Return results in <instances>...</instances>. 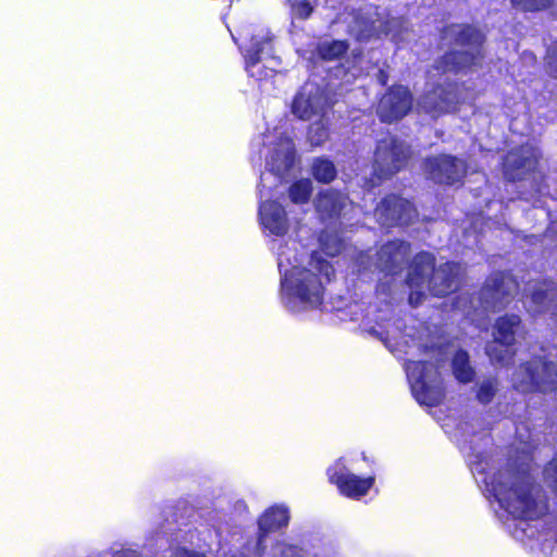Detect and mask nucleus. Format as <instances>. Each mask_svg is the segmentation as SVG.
Returning a JSON list of instances; mask_svg holds the SVG:
<instances>
[{
	"mask_svg": "<svg viewBox=\"0 0 557 557\" xmlns=\"http://www.w3.org/2000/svg\"><path fill=\"white\" fill-rule=\"evenodd\" d=\"M460 274L461 267L458 263L447 262L435 270L431 253L417 255L407 277L410 305L419 306L425 297L426 289L435 296L450 293L457 288Z\"/></svg>",
	"mask_w": 557,
	"mask_h": 557,
	"instance_id": "4",
	"label": "nucleus"
},
{
	"mask_svg": "<svg viewBox=\"0 0 557 557\" xmlns=\"http://www.w3.org/2000/svg\"><path fill=\"white\" fill-rule=\"evenodd\" d=\"M417 216L416 209L404 198L395 195L384 198L375 209V218L383 226L406 225Z\"/></svg>",
	"mask_w": 557,
	"mask_h": 557,
	"instance_id": "16",
	"label": "nucleus"
},
{
	"mask_svg": "<svg viewBox=\"0 0 557 557\" xmlns=\"http://www.w3.org/2000/svg\"><path fill=\"white\" fill-rule=\"evenodd\" d=\"M348 23V32L357 40H369L384 34L395 41L405 39V33L408 32L407 22L399 17L387 18L385 12H380L377 8L366 7L357 12L349 14L345 20Z\"/></svg>",
	"mask_w": 557,
	"mask_h": 557,
	"instance_id": "6",
	"label": "nucleus"
},
{
	"mask_svg": "<svg viewBox=\"0 0 557 557\" xmlns=\"http://www.w3.org/2000/svg\"><path fill=\"white\" fill-rule=\"evenodd\" d=\"M274 135H268L269 143L265 164L268 171L260 176L259 184V221L262 227L271 235L284 236L289 228L286 211L278 202L268 198L276 196L277 183L282 182L285 174L295 163V147L290 138L280 136L274 141Z\"/></svg>",
	"mask_w": 557,
	"mask_h": 557,
	"instance_id": "2",
	"label": "nucleus"
},
{
	"mask_svg": "<svg viewBox=\"0 0 557 557\" xmlns=\"http://www.w3.org/2000/svg\"><path fill=\"white\" fill-rule=\"evenodd\" d=\"M445 38H454V49L436 63V71L458 73L478 66L483 59V35L472 26L454 25L446 29Z\"/></svg>",
	"mask_w": 557,
	"mask_h": 557,
	"instance_id": "5",
	"label": "nucleus"
},
{
	"mask_svg": "<svg viewBox=\"0 0 557 557\" xmlns=\"http://www.w3.org/2000/svg\"><path fill=\"white\" fill-rule=\"evenodd\" d=\"M548 73L557 77V42L549 47L546 57Z\"/></svg>",
	"mask_w": 557,
	"mask_h": 557,
	"instance_id": "34",
	"label": "nucleus"
},
{
	"mask_svg": "<svg viewBox=\"0 0 557 557\" xmlns=\"http://www.w3.org/2000/svg\"><path fill=\"white\" fill-rule=\"evenodd\" d=\"M412 99L409 90L403 86L389 89L380 100L377 114L383 122L392 123L404 117L410 110Z\"/></svg>",
	"mask_w": 557,
	"mask_h": 557,
	"instance_id": "19",
	"label": "nucleus"
},
{
	"mask_svg": "<svg viewBox=\"0 0 557 557\" xmlns=\"http://www.w3.org/2000/svg\"><path fill=\"white\" fill-rule=\"evenodd\" d=\"M289 516L283 506H275L267 510L259 520L260 536L258 545L261 546L265 533L285 527Z\"/></svg>",
	"mask_w": 557,
	"mask_h": 557,
	"instance_id": "23",
	"label": "nucleus"
},
{
	"mask_svg": "<svg viewBox=\"0 0 557 557\" xmlns=\"http://www.w3.org/2000/svg\"><path fill=\"white\" fill-rule=\"evenodd\" d=\"M524 329L518 314H505L497 319L493 336L494 342L486 347V354L493 362L505 363L511 358V346L516 338L524 335Z\"/></svg>",
	"mask_w": 557,
	"mask_h": 557,
	"instance_id": "10",
	"label": "nucleus"
},
{
	"mask_svg": "<svg viewBox=\"0 0 557 557\" xmlns=\"http://www.w3.org/2000/svg\"><path fill=\"white\" fill-rule=\"evenodd\" d=\"M246 71L259 81L271 77L274 65L277 64L273 57L272 38L268 32H260L251 38V46L244 53Z\"/></svg>",
	"mask_w": 557,
	"mask_h": 557,
	"instance_id": "11",
	"label": "nucleus"
},
{
	"mask_svg": "<svg viewBox=\"0 0 557 557\" xmlns=\"http://www.w3.org/2000/svg\"><path fill=\"white\" fill-rule=\"evenodd\" d=\"M300 549L296 546L280 543L275 547V555L280 554L281 557H297Z\"/></svg>",
	"mask_w": 557,
	"mask_h": 557,
	"instance_id": "35",
	"label": "nucleus"
},
{
	"mask_svg": "<svg viewBox=\"0 0 557 557\" xmlns=\"http://www.w3.org/2000/svg\"><path fill=\"white\" fill-rule=\"evenodd\" d=\"M518 284L510 274L495 273L491 275L478 297L470 300L474 311L499 310L513 298Z\"/></svg>",
	"mask_w": 557,
	"mask_h": 557,
	"instance_id": "8",
	"label": "nucleus"
},
{
	"mask_svg": "<svg viewBox=\"0 0 557 557\" xmlns=\"http://www.w3.org/2000/svg\"><path fill=\"white\" fill-rule=\"evenodd\" d=\"M312 194V182L309 178H301L292 184L288 195L294 203H305Z\"/></svg>",
	"mask_w": 557,
	"mask_h": 557,
	"instance_id": "27",
	"label": "nucleus"
},
{
	"mask_svg": "<svg viewBox=\"0 0 557 557\" xmlns=\"http://www.w3.org/2000/svg\"><path fill=\"white\" fill-rule=\"evenodd\" d=\"M539 153L532 145H523L511 150L504 161V174L509 181L521 180L533 171L537 163Z\"/></svg>",
	"mask_w": 557,
	"mask_h": 557,
	"instance_id": "20",
	"label": "nucleus"
},
{
	"mask_svg": "<svg viewBox=\"0 0 557 557\" xmlns=\"http://www.w3.org/2000/svg\"><path fill=\"white\" fill-rule=\"evenodd\" d=\"M113 557H140L135 550L122 549L116 552Z\"/></svg>",
	"mask_w": 557,
	"mask_h": 557,
	"instance_id": "38",
	"label": "nucleus"
},
{
	"mask_svg": "<svg viewBox=\"0 0 557 557\" xmlns=\"http://www.w3.org/2000/svg\"><path fill=\"white\" fill-rule=\"evenodd\" d=\"M312 173L317 181L330 183L336 175V169L332 161L325 158H318L312 163Z\"/></svg>",
	"mask_w": 557,
	"mask_h": 557,
	"instance_id": "28",
	"label": "nucleus"
},
{
	"mask_svg": "<svg viewBox=\"0 0 557 557\" xmlns=\"http://www.w3.org/2000/svg\"><path fill=\"white\" fill-rule=\"evenodd\" d=\"M453 373L455 377L462 383L472 381L474 371L469 362V356L466 351L459 350L453 358Z\"/></svg>",
	"mask_w": 557,
	"mask_h": 557,
	"instance_id": "24",
	"label": "nucleus"
},
{
	"mask_svg": "<svg viewBox=\"0 0 557 557\" xmlns=\"http://www.w3.org/2000/svg\"><path fill=\"white\" fill-rule=\"evenodd\" d=\"M327 100L322 89L313 83H306L296 95L292 111L300 120H310L325 112Z\"/></svg>",
	"mask_w": 557,
	"mask_h": 557,
	"instance_id": "17",
	"label": "nucleus"
},
{
	"mask_svg": "<svg viewBox=\"0 0 557 557\" xmlns=\"http://www.w3.org/2000/svg\"><path fill=\"white\" fill-rule=\"evenodd\" d=\"M544 481L557 493V459L550 461L544 469Z\"/></svg>",
	"mask_w": 557,
	"mask_h": 557,
	"instance_id": "33",
	"label": "nucleus"
},
{
	"mask_svg": "<svg viewBox=\"0 0 557 557\" xmlns=\"http://www.w3.org/2000/svg\"><path fill=\"white\" fill-rule=\"evenodd\" d=\"M164 557H205V556L199 553H196V552L176 547V548L170 549Z\"/></svg>",
	"mask_w": 557,
	"mask_h": 557,
	"instance_id": "36",
	"label": "nucleus"
},
{
	"mask_svg": "<svg viewBox=\"0 0 557 557\" xmlns=\"http://www.w3.org/2000/svg\"><path fill=\"white\" fill-rule=\"evenodd\" d=\"M469 463L474 475H482L476 481L483 483L485 491L515 519H534L544 513L546 506L539 498V491L531 484L529 475L506 470L488 478L481 461L469 459Z\"/></svg>",
	"mask_w": 557,
	"mask_h": 557,
	"instance_id": "3",
	"label": "nucleus"
},
{
	"mask_svg": "<svg viewBox=\"0 0 557 557\" xmlns=\"http://www.w3.org/2000/svg\"><path fill=\"white\" fill-rule=\"evenodd\" d=\"M321 248L327 256H336L343 248V243L337 235L323 233L320 237Z\"/></svg>",
	"mask_w": 557,
	"mask_h": 557,
	"instance_id": "29",
	"label": "nucleus"
},
{
	"mask_svg": "<svg viewBox=\"0 0 557 557\" xmlns=\"http://www.w3.org/2000/svg\"><path fill=\"white\" fill-rule=\"evenodd\" d=\"M497 391V382L494 379H487L481 382L478 391V399L487 404L492 400L495 392Z\"/></svg>",
	"mask_w": 557,
	"mask_h": 557,
	"instance_id": "30",
	"label": "nucleus"
},
{
	"mask_svg": "<svg viewBox=\"0 0 557 557\" xmlns=\"http://www.w3.org/2000/svg\"><path fill=\"white\" fill-rule=\"evenodd\" d=\"M366 259L368 260L369 259V256L368 255H360V258H359V265L363 269H367L368 265H367V262H366Z\"/></svg>",
	"mask_w": 557,
	"mask_h": 557,
	"instance_id": "39",
	"label": "nucleus"
},
{
	"mask_svg": "<svg viewBox=\"0 0 557 557\" xmlns=\"http://www.w3.org/2000/svg\"><path fill=\"white\" fill-rule=\"evenodd\" d=\"M312 10V5L307 0H294L292 3V13L298 18H308Z\"/></svg>",
	"mask_w": 557,
	"mask_h": 557,
	"instance_id": "32",
	"label": "nucleus"
},
{
	"mask_svg": "<svg viewBox=\"0 0 557 557\" xmlns=\"http://www.w3.org/2000/svg\"><path fill=\"white\" fill-rule=\"evenodd\" d=\"M425 171L434 182L451 185L463 177L466 165L462 160L444 154L428 159Z\"/></svg>",
	"mask_w": 557,
	"mask_h": 557,
	"instance_id": "18",
	"label": "nucleus"
},
{
	"mask_svg": "<svg viewBox=\"0 0 557 557\" xmlns=\"http://www.w3.org/2000/svg\"><path fill=\"white\" fill-rule=\"evenodd\" d=\"M327 476L341 494L354 499L364 496L374 483L373 476L362 479L350 472L343 458L327 469Z\"/></svg>",
	"mask_w": 557,
	"mask_h": 557,
	"instance_id": "15",
	"label": "nucleus"
},
{
	"mask_svg": "<svg viewBox=\"0 0 557 557\" xmlns=\"http://www.w3.org/2000/svg\"><path fill=\"white\" fill-rule=\"evenodd\" d=\"M318 116L319 120L310 125L308 132V139L312 146H321L329 138V119L326 117L325 112Z\"/></svg>",
	"mask_w": 557,
	"mask_h": 557,
	"instance_id": "26",
	"label": "nucleus"
},
{
	"mask_svg": "<svg viewBox=\"0 0 557 557\" xmlns=\"http://www.w3.org/2000/svg\"><path fill=\"white\" fill-rule=\"evenodd\" d=\"M277 267L282 274L281 298L292 312L318 308L323 300L324 284L334 274L333 267L318 253H313L307 267L298 265L294 249L277 243Z\"/></svg>",
	"mask_w": 557,
	"mask_h": 557,
	"instance_id": "1",
	"label": "nucleus"
},
{
	"mask_svg": "<svg viewBox=\"0 0 557 557\" xmlns=\"http://www.w3.org/2000/svg\"><path fill=\"white\" fill-rule=\"evenodd\" d=\"M474 99L473 92L463 85L444 82L424 95L418 102L426 113L437 116L456 110L460 103Z\"/></svg>",
	"mask_w": 557,
	"mask_h": 557,
	"instance_id": "9",
	"label": "nucleus"
},
{
	"mask_svg": "<svg viewBox=\"0 0 557 557\" xmlns=\"http://www.w3.org/2000/svg\"><path fill=\"white\" fill-rule=\"evenodd\" d=\"M382 341L385 343L386 347L392 351V352H395L397 350H400V348H398V344L397 343H393L392 339L389 338V335L387 334L384 338H382Z\"/></svg>",
	"mask_w": 557,
	"mask_h": 557,
	"instance_id": "37",
	"label": "nucleus"
},
{
	"mask_svg": "<svg viewBox=\"0 0 557 557\" xmlns=\"http://www.w3.org/2000/svg\"><path fill=\"white\" fill-rule=\"evenodd\" d=\"M408 156V147L404 143L389 135L382 138L374 153V175L385 178L395 174L405 165Z\"/></svg>",
	"mask_w": 557,
	"mask_h": 557,
	"instance_id": "13",
	"label": "nucleus"
},
{
	"mask_svg": "<svg viewBox=\"0 0 557 557\" xmlns=\"http://www.w3.org/2000/svg\"><path fill=\"white\" fill-rule=\"evenodd\" d=\"M411 392L420 405L436 406L444 398L437 368L432 363L411 361L405 366Z\"/></svg>",
	"mask_w": 557,
	"mask_h": 557,
	"instance_id": "7",
	"label": "nucleus"
},
{
	"mask_svg": "<svg viewBox=\"0 0 557 557\" xmlns=\"http://www.w3.org/2000/svg\"><path fill=\"white\" fill-rule=\"evenodd\" d=\"M348 44L345 40H323L318 44L315 50L323 60H335L346 53Z\"/></svg>",
	"mask_w": 557,
	"mask_h": 557,
	"instance_id": "25",
	"label": "nucleus"
},
{
	"mask_svg": "<svg viewBox=\"0 0 557 557\" xmlns=\"http://www.w3.org/2000/svg\"><path fill=\"white\" fill-rule=\"evenodd\" d=\"M315 207L321 216L325 219L345 213L346 209L351 208V202L344 194L327 189L319 194Z\"/></svg>",
	"mask_w": 557,
	"mask_h": 557,
	"instance_id": "22",
	"label": "nucleus"
},
{
	"mask_svg": "<svg viewBox=\"0 0 557 557\" xmlns=\"http://www.w3.org/2000/svg\"><path fill=\"white\" fill-rule=\"evenodd\" d=\"M530 296L525 302L528 311L532 314L552 312L557 313V305L554 304L557 290L553 282H543L530 287Z\"/></svg>",
	"mask_w": 557,
	"mask_h": 557,
	"instance_id": "21",
	"label": "nucleus"
},
{
	"mask_svg": "<svg viewBox=\"0 0 557 557\" xmlns=\"http://www.w3.org/2000/svg\"><path fill=\"white\" fill-rule=\"evenodd\" d=\"M409 255V245L405 242L393 240L381 247L376 253L374 267L384 274L380 278L379 290L382 293L389 290V282L394 280L407 261Z\"/></svg>",
	"mask_w": 557,
	"mask_h": 557,
	"instance_id": "14",
	"label": "nucleus"
},
{
	"mask_svg": "<svg viewBox=\"0 0 557 557\" xmlns=\"http://www.w3.org/2000/svg\"><path fill=\"white\" fill-rule=\"evenodd\" d=\"M557 372L550 363L536 359L532 363L523 364L512 377L513 386L522 393L557 389L555 386Z\"/></svg>",
	"mask_w": 557,
	"mask_h": 557,
	"instance_id": "12",
	"label": "nucleus"
},
{
	"mask_svg": "<svg viewBox=\"0 0 557 557\" xmlns=\"http://www.w3.org/2000/svg\"><path fill=\"white\" fill-rule=\"evenodd\" d=\"M554 0H511L512 4L523 11H537L547 8Z\"/></svg>",
	"mask_w": 557,
	"mask_h": 557,
	"instance_id": "31",
	"label": "nucleus"
}]
</instances>
